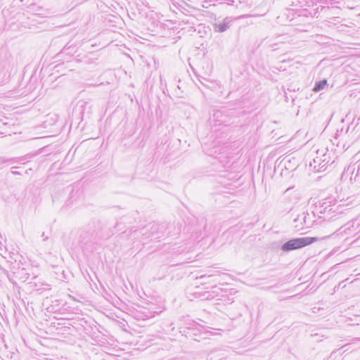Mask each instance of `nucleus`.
Listing matches in <instances>:
<instances>
[{
  "label": "nucleus",
  "instance_id": "obj_17",
  "mask_svg": "<svg viewBox=\"0 0 360 360\" xmlns=\"http://www.w3.org/2000/svg\"><path fill=\"white\" fill-rule=\"evenodd\" d=\"M0 163L11 164L10 158H7L6 157H0Z\"/></svg>",
  "mask_w": 360,
  "mask_h": 360
},
{
  "label": "nucleus",
  "instance_id": "obj_7",
  "mask_svg": "<svg viewBox=\"0 0 360 360\" xmlns=\"http://www.w3.org/2000/svg\"><path fill=\"white\" fill-rule=\"evenodd\" d=\"M326 155L324 154L323 155V159L320 157H316L314 159V169H316L318 172L325 171L327 168V165L328 164V161L326 158Z\"/></svg>",
  "mask_w": 360,
  "mask_h": 360
},
{
  "label": "nucleus",
  "instance_id": "obj_25",
  "mask_svg": "<svg viewBox=\"0 0 360 360\" xmlns=\"http://www.w3.org/2000/svg\"><path fill=\"white\" fill-rule=\"evenodd\" d=\"M8 278L12 283H15V281H13V278L8 277Z\"/></svg>",
  "mask_w": 360,
  "mask_h": 360
},
{
  "label": "nucleus",
  "instance_id": "obj_3",
  "mask_svg": "<svg viewBox=\"0 0 360 360\" xmlns=\"http://www.w3.org/2000/svg\"><path fill=\"white\" fill-rule=\"evenodd\" d=\"M318 240H319L318 237L292 238L283 244H280L279 242H274L271 243V248L274 250H280L287 253L303 248Z\"/></svg>",
  "mask_w": 360,
  "mask_h": 360
},
{
  "label": "nucleus",
  "instance_id": "obj_26",
  "mask_svg": "<svg viewBox=\"0 0 360 360\" xmlns=\"http://www.w3.org/2000/svg\"><path fill=\"white\" fill-rule=\"evenodd\" d=\"M119 226H120V224H119V223H117V224L115 225L114 228H115V229H116V228H117V227H118Z\"/></svg>",
  "mask_w": 360,
  "mask_h": 360
},
{
  "label": "nucleus",
  "instance_id": "obj_5",
  "mask_svg": "<svg viewBox=\"0 0 360 360\" xmlns=\"http://www.w3.org/2000/svg\"><path fill=\"white\" fill-rule=\"evenodd\" d=\"M314 217L310 216L309 214L303 212L301 214H298L297 217L293 220L295 227L298 230H302L304 228H310L314 224H319L318 220H314L312 218Z\"/></svg>",
  "mask_w": 360,
  "mask_h": 360
},
{
  "label": "nucleus",
  "instance_id": "obj_19",
  "mask_svg": "<svg viewBox=\"0 0 360 360\" xmlns=\"http://www.w3.org/2000/svg\"><path fill=\"white\" fill-rule=\"evenodd\" d=\"M17 168H19V167H17V166H14V167H12L11 168V172L13 174V175H20L21 173L20 172H18L16 170H15V169Z\"/></svg>",
  "mask_w": 360,
  "mask_h": 360
},
{
  "label": "nucleus",
  "instance_id": "obj_4",
  "mask_svg": "<svg viewBox=\"0 0 360 360\" xmlns=\"http://www.w3.org/2000/svg\"><path fill=\"white\" fill-rule=\"evenodd\" d=\"M172 224L167 225L165 223L158 224L156 222H151L143 227L140 232L143 236L146 238L153 237L154 239H158L162 237V231L165 228H172Z\"/></svg>",
  "mask_w": 360,
  "mask_h": 360
},
{
  "label": "nucleus",
  "instance_id": "obj_24",
  "mask_svg": "<svg viewBox=\"0 0 360 360\" xmlns=\"http://www.w3.org/2000/svg\"><path fill=\"white\" fill-rule=\"evenodd\" d=\"M31 170H32V169H31V168H30V169H27V170L25 171V174H29V171H31Z\"/></svg>",
  "mask_w": 360,
  "mask_h": 360
},
{
  "label": "nucleus",
  "instance_id": "obj_28",
  "mask_svg": "<svg viewBox=\"0 0 360 360\" xmlns=\"http://www.w3.org/2000/svg\"><path fill=\"white\" fill-rule=\"evenodd\" d=\"M41 236L45 237L44 233H42Z\"/></svg>",
  "mask_w": 360,
  "mask_h": 360
},
{
  "label": "nucleus",
  "instance_id": "obj_6",
  "mask_svg": "<svg viewBox=\"0 0 360 360\" xmlns=\"http://www.w3.org/2000/svg\"><path fill=\"white\" fill-rule=\"evenodd\" d=\"M236 19V18L232 16H226L222 20L215 19L214 22L212 24L214 32L223 33L227 31L233 25Z\"/></svg>",
  "mask_w": 360,
  "mask_h": 360
},
{
  "label": "nucleus",
  "instance_id": "obj_11",
  "mask_svg": "<svg viewBox=\"0 0 360 360\" xmlns=\"http://www.w3.org/2000/svg\"><path fill=\"white\" fill-rule=\"evenodd\" d=\"M32 157H33L32 154L28 153V154H26V155L20 156V157L10 158V162H11V164L25 163V162L27 161V159L31 158Z\"/></svg>",
  "mask_w": 360,
  "mask_h": 360
},
{
  "label": "nucleus",
  "instance_id": "obj_1",
  "mask_svg": "<svg viewBox=\"0 0 360 360\" xmlns=\"http://www.w3.org/2000/svg\"><path fill=\"white\" fill-rule=\"evenodd\" d=\"M107 223L103 219H94L80 231L79 242L88 244L96 238L110 237L115 233L110 229L107 231Z\"/></svg>",
  "mask_w": 360,
  "mask_h": 360
},
{
  "label": "nucleus",
  "instance_id": "obj_9",
  "mask_svg": "<svg viewBox=\"0 0 360 360\" xmlns=\"http://www.w3.org/2000/svg\"><path fill=\"white\" fill-rule=\"evenodd\" d=\"M165 224L169 225L172 224L173 226L172 228H165L162 231V236H176L180 233V227H176L174 224L172 223H165Z\"/></svg>",
  "mask_w": 360,
  "mask_h": 360
},
{
  "label": "nucleus",
  "instance_id": "obj_8",
  "mask_svg": "<svg viewBox=\"0 0 360 360\" xmlns=\"http://www.w3.org/2000/svg\"><path fill=\"white\" fill-rule=\"evenodd\" d=\"M278 45V42L274 41V39L266 37L260 41L257 48L259 49L260 47H262L263 49H272L273 50H276L278 49L277 47Z\"/></svg>",
  "mask_w": 360,
  "mask_h": 360
},
{
  "label": "nucleus",
  "instance_id": "obj_15",
  "mask_svg": "<svg viewBox=\"0 0 360 360\" xmlns=\"http://www.w3.org/2000/svg\"><path fill=\"white\" fill-rule=\"evenodd\" d=\"M3 347L4 348L5 350H6L8 349V346L4 342V341H2L1 342V346L0 345V351L4 353V355H6L7 357H10V358H12V354L13 352H11V355L9 354H5L4 353V350L3 349Z\"/></svg>",
  "mask_w": 360,
  "mask_h": 360
},
{
  "label": "nucleus",
  "instance_id": "obj_16",
  "mask_svg": "<svg viewBox=\"0 0 360 360\" xmlns=\"http://www.w3.org/2000/svg\"><path fill=\"white\" fill-rule=\"evenodd\" d=\"M210 2L216 1L219 2V4L226 3L228 5H233L234 3L233 0H210Z\"/></svg>",
  "mask_w": 360,
  "mask_h": 360
},
{
  "label": "nucleus",
  "instance_id": "obj_20",
  "mask_svg": "<svg viewBox=\"0 0 360 360\" xmlns=\"http://www.w3.org/2000/svg\"><path fill=\"white\" fill-rule=\"evenodd\" d=\"M74 198V190H73V189H72V190H71V191H70V199H69V200H68L66 201V202H65V203L67 204V205H68V206H69V205L72 203V202H70V200H71L72 198Z\"/></svg>",
  "mask_w": 360,
  "mask_h": 360
},
{
  "label": "nucleus",
  "instance_id": "obj_13",
  "mask_svg": "<svg viewBox=\"0 0 360 360\" xmlns=\"http://www.w3.org/2000/svg\"><path fill=\"white\" fill-rule=\"evenodd\" d=\"M353 167H354L351 176H354V175H359L360 173V160L356 162Z\"/></svg>",
  "mask_w": 360,
  "mask_h": 360
},
{
  "label": "nucleus",
  "instance_id": "obj_10",
  "mask_svg": "<svg viewBox=\"0 0 360 360\" xmlns=\"http://www.w3.org/2000/svg\"><path fill=\"white\" fill-rule=\"evenodd\" d=\"M353 226L350 223H347L344 224L343 226H340L338 229H337L335 231L332 232L329 235L322 237L321 239L329 238L330 236L333 235L335 233H338V235L342 234V233H348V231L351 229V228Z\"/></svg>",
  "mask_w": 360,
  "mask_h": 360
},
{
  "label": "nucleus",
  "instance_id": "obj_2",
  "mask_svg": "<svg viewBox=\"0 0 360 360\" xmlns=\"http://www.w3.org/2000/svg\"><path fill=\"white\" fill-rule=\"evenodd\" d=\"M340 206L335 198L328 197L315 203V210L312 212L313 217L318 216L319 224L334 220V217L342 213V211L339 210Z\"/></svg>",
  "mask_w": 360,
  "mask_h": 360
},
{
  "label": "nucleus",
  "instance_id": "obj_21",
  "mask_svg": "<svg viewBox=\"0 0 360 360\" xmlns=\"http://www.w3.org/2000/svg\"><path fill=\"white\" fill-rule=\"evenodd\" d=\"M20 271H22V274H24V271H25V269H22L19 272H13V276H15V278L18 277V276L16 274H19L20 273Z\"/></svg>",
  "mask_w": 360,
  "mask_h": 360
},
{
  "label": "nucleus",
  "instance_id": "obj_18",
  "mask_svg": "<svg viewBox=\"0 0 360 360\" xmlns=\"http://www.w3.org/2000/svg\"><path fill=\"white\" fill-rule=\"evenodd\" d=\"M350 179L360 184V173L359 175H354V176H351Z\"/></svg>",
  "mask_w": 360,
  "mask_h": 360
},
{
  "label": "nucleus",
  "instance_id": "obj_22",
  "mask_svg": "<svg viewBox=\"0 0 360 360\" xmlns=\"http://www.w3.org/2000/svg\"><path fill=\"white\" fill-rule=\"evenodd\" d=\"M220 115H221V112L217 111L214 113L213 116H214V117L218 118Z\"/></svg>",
  "mask_w": 360,
  "mask_h": 360
},
{
  "label": "nucleus",
  "instance_id": "obj_23",
  "mask_svg": "<svg viewBox=\"0 0 360 360\" xmlns=\"http://www.w3.org/2000/svg\"><path fill=\"white\" fill-rule=\"evenodd\" d=\"M27 274V273H25V276L20 277V279H21L23 282L26 281V280L28 278V276H26Z\"/></svg>",
  "mask_w": 360,
  "mask_h": 360
},
{
  "label": "nucleus",
  "instance_id": "obj_12",
  "mask_svg": "<svg viewBox=\"0 0 360 360\" xmlns=\"http://www.w3.org/2000/svg\"><path fill=\"white\" fill-rule=\"evenodd\" d=\"M326 85H327L326 79L319 80L315 83L312 90L314 92H319V91L323 90L326 87Z\"/></svg>",
  "mask_w": 360,
  "mask_h": 360
},
{
  "label": "nucleus",
  "instance_id": "obj_27",
  "mask_svg": "<svg viewBox=\"0 0 360 360\" xmlns=\"http://www.w3.org/2000/svg\"><path fill=\"white\" fill-rule=\"evenodd\" d=\"M52 200H53V202H55V200H56V197H55V196H53V197H52Z\"/></svg>",
  "mask_w": 360,
  "mask_h": 360
},
{
  "label": "nucleus",
  "instance_id": "obj_14",
  "mask_svg": "<svg viewBox=\"0 0 360 360\" xmlns=\"http://www.w3.org/2000/svg\"><path fill=\"white\" fill-rule=\"evenodd\" d=\"M207 294H208V292H198V291H195L193 292V295H194V296L196 298H200L201 300H206V299H207V297H208Z\"/></svg>",
  "mask_w": 360,
  "mask_h": 360
},
{
  "label": "nucleus",
  "instance_id": "obj_29",
  "mask_svg": "<svg viewBox=\"0 0 360 360\" xmlns=\"http://www.w3.org/2000/svg\"><path fill=\"white\" fill-rule=\"evenodd\" d=\"M48 239V237H45V238L44 239V240H47Z\"/></svg>",
  "mask_w": 360,
  "mask_h": 360
}]
</instances>
